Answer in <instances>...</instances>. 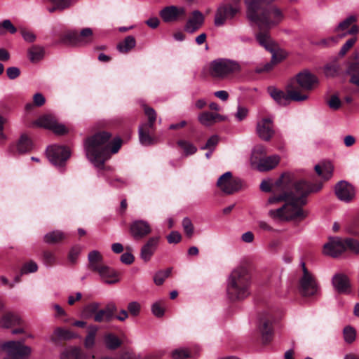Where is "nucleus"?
I'll return each mask as SVG.
<instances>
[{
    "label": "nucleus",
    "mask_w": 359,
    "mask_h": 359,
    "mask_svg": "<svg viewBox=\"0 0 359 359\" xmlns=\"http://www.w3.org/2000/svg\"><path fill=\"white\" fill-rule=\"evenodd\" d=\"M186 10L184 7L176 6H166L159 13L162 20L167 23L178 21L181 18H184Z\"/></svg>",
    "instance_id": "aec40b11"
},
{
    "label": "nucleus",
    "mask_w": 359,
    "mask_h": 359,
    "mask_svg": "<svg viewBox=\"0 0 359 359\" xmlns=\"http://www.w3.org/2000/svg\"><path fill=\"white\" fill-rule=\"evenodd\" d=\"M6 74L10 79L13 80L20 76V70L18 67H11L7 68Z\"/></svg>",
    "instance_id": "69168bd1"
},
{
    "label": "nucleus",
    "mask_w": 359,
    "mask_h": 359,
    "mask_svg": "<svg viewBox=\"0 0 359 359\" xmlns=\"http://www.w3.org/2000/svg\"><path fill=\"white\" fill-rule=\"evenodd\" d=\"M330 108L337 110L340 108L341 102L337 95H332L330 100L327 102Z\"/></svg>",
    "instance_id": "680f3d73"
},
{
    "label": "nucleus",
    "mask_w": 359,
    "mask_h": 359,
    "mask_svg": "<svg viewBox=\"0 0 359 359\" xmlns=\"http://www.w3.org/2000/svg\"><path fill=\"white\" fill-rule=\"evenodd\" d=\"M323 247H359V241L351 238L330 237Z\"/></svg>",
    "instance_id": "c85d7f7f"
},
{
    "label": "nucleus",
    "mask_w": 359,
    "mask_h": 359,
    "mask_svg": "<svg viewBox=\"0 0 359 359\" xmlns=\"http://www.w3.org/2000/svg\"><path fill=\"white\" fill-rule=\"evenodd\" d=\"M93 31L90 28L83 29L80 33L69 30L61 35L59 43L69 46H83L92 41Z\"/></svg>",
    "instance_id": "6e6552de"
},
{
    "label": "nucleus",
    "mask_w": 359,
    "mask_h": 359,
    "mask_svg": "<svg viewBox=\"0 0 359 359\" xmlns=\"http://www.w3.org/2000/svg\"><path fill=\"white\" fill-rule=\"evenodd\" d=\"M97 331L98 327L96 325H90L88 327V334L84 341L86 348H90L94 346Z\"/></svg>",
    "instance_id": "a19ab883"
},
{
    "label": "nucleus",
    "mask_w": 359,
    "mask_h": 359,
    "mask_svg": "<svg viewBox=\"0 0 359 359\" xmlns=\"http://www.w3.org/2000/svg\"><path fill=\"white\" fill-rule=\"evenodd\" d=\"M281 62V57L279 59H277V54L276 53H273L271 57V60L269 62L266 63L263 67H258L256 69V72L257 73H262L264 72H269L273 66L279 62Z\"/></svg>",
    "instance_id": "49530a36"
},
{
    "label": "nucleus",
    "mask_w": 359,
    "mask_h": 359,
    "mask_svg": "<svg viewBox=\"0 0 359 359\" xmlns=\"http://www.w3.org/2000/svg\"><path fill=\"white\" fill-rule=\"evenodd\" d=\"M173 359H186L190 357V353L186 349H176L172 351Z\"/></svg>",
    "instance_id": "13d9d810"
},
{
    "label": "nucleus",
    "mask_w": 359,
    "mask_h": 359,
    "mask_svg": "<svg viewBox=\"0 0 359 359\" xmlns=\"http://www.w3.org/2000/svg\"><path fill=\"white\" fill-rule=\"evenodd\" d=\"M283 19L284 14L282 11L271 4L264 15L261 18L257 26L260 29H269L279 25Z\"/></svg>",
    "instance_id": "f8f14e48"
},
{
    "label": "nucleus",
    "mask_w": 359,
    "mask_h": 359,
    "mask_svg": "<svg viewBox=\"0 0 359 359\" xmlns=\"http://www.w3.org/2000/svg\"><path fill=\"white\" fill-rule=\"evenodd\" d=\"M357 41V37L353 36L348 40L346 41V42L342 46L341 48L339 55L341 57L344 56L346 53L353 46V45Z\"/></svg>",
    "instance_id": "5fc2aeb1"
},
{
    "label": "nucleus",
    "mask_w": 359,
    "mask_h": 359,
    "mask_svg": "<svg viewBox=\"0 0 359 359\" xmlns=\"http://www.w3.org/2000/svg\"><path fill=\"white\" fill-rule=\"evenodd\" d=\"M334 192L339 200L346 203L351 201L355 196L353 186L344 180L339 182L335 185Z\"/></svg>",
    "instance_id": "a211bd4d"
},
{
    "label": "nucleus",
    "mask_w": 359,
    "mask_h": 359,
    "mask_svg": "<svg viewBox=\"0 0 359 359\" xmlns=\"http://www.w3.org/2000/svg\"><path fill=\"white\" fill-rule=\"evenodd\" d=\"M117 311L115 304H108L104 309H99L93 316V320L96 323H109L114 318V314Z\"/></svg>",
    "instance_id": "a878e982"
},
{
    "label": "nucleus",
    "mask_w": 359,
    "mask_h": 359,
    "mask_svg": "<svg viewBox=\"0 0 359 359\" xmlns=\"http://www.w3.org/2000/svg\"><path fill=\"white\" fill-rule=\"evenodd\" d=\"M30 127H39L50 130L57 135L67 133L66 127L63 124L58 123L55 117L50 114L40 116L30 124Z\"/></svg>",
    "instance_id": "4468645a"
},
{
    "label": "nucleus",
    "mask_w": 359,
    "mask_h": 359,
    "mask_svg": "<svg viewBox=\"0 0 359 359\" xmlns=\"http://www.w3.org/2000/svg\"><path fill=\"white\" fill-rule=\"evenodd\" d=\"M334 290L339 294H349L351 292V283L349 278L343 273H335L332 278Z\"/></svg>",
    "instance_id": "6ab92c4d"
},
{
    "label": "nucleus",
    "mask_w": 359,
    "mask_h": 359,
    "mask_svg": "<svg viewBox=\"0 0 359 359\" xmlns=\"http://www.w3.org/2000/svg\"><path fill=\"white\" fill-rule=\"evenodd\" d=\"M144 111L148 117V123H144V125L154 129V123L156 120V113L155 110L150 107L144 106Z\"/></svg>",
    "instance_id": "c03bdc74"
},
{
    "label": "nucleus",
    "mask_w": 359,
    "mask_h": 359,
    "mask_svg": "<svg viewBox=\"0 0 359 359\" xmlns=\"http://www.w3.org/2000/svg\"><path fill=\"white\" fill-rule=\"evenodd\" d=\"M275 320L272 311H268L261 314L259 317V332L264 344L270 343L273 337V322Z\"/></svg>",
    "instance_id": "ddd939ff"
},
{
    "label": "nucleus",
    "mask_w": 359,
    "mask_h": 359,
    "mask_svg": "<svg viewBox=\"0 0 359 359\" xmlns=\"http://www.w3.org/2000/svg\"><path fill=\"white\" fill-rule=\"evenodd\" d=\"M204 22V15L200 11L195 10L187 20L184 30L189 34H194L202 27Z\"/></svg>",
    "instance_id": "4be33fe9"
},
{
    "label": "nucleus",
    "mask_w": 359,
    "mask_h": 359,
    "mask_svg": "<svg viewBox=\"0 0 359 359\" xmlns=\"http://www.w3.org/2000/svg\"><path fill=\"white\" fill-rule=\"evenodd\" d=\"M43 261L46 265L53 266L56 262V257L53 252L45 250L43 253Z\"/></svg>",
    "instance_id": "4d7b16f0"
},
{
    "label": "nucleus",
    "mask_w": 359,
    "mask_h": 359,
    "mask_svg": "<svg viewBox=\"0 0 359 359\" xmlns=\"http://www.w3.org/2000/svg\"><path fill=\"white\" fill-rule=\"evenodd\" d=\"M256 39L259 43L270 52L273 51V42L267 32H260L257 34Z\"/></svg>",
    "instance_id": "c9c22d12"
},
{
    "label": "nucleus",
    "mask_w": 359,
    "mask_h": 359,
    "mask_svg": "<svg viewBox=\"0 0 359 359\" xmlns=\"http://www.w3.org/2000/svg\"><path fill=\"white\" fill-rule=\"evenodd\" d=\"M250 270V262H243L230 273L226 292L231 301H241L250 295L252 283Z\"/></svg>",
    "instance_id": "7ed1b4c3"
},
{
    "label": "nucleus",
    "mask_w": 359,
    "mask_h": 359,
    "mask_svg": "<svg viewBox=\"0 0 359 359\" xmlns=\"http://www.w3.org/2000/svg\"><path fill=\"white\" fill-rule=\"evenodd\" d=\"M120 260L122 263L130 265L133 263L135 257L130 252H126L121 255Z\"/></svg>",
    "instance_id": "774afa93"
},
{
    "label": "nucleus",
    "mask_w": 359,
    "mask_h": 359,
    "mask_svg": "<svg viewBox=\"0 0 359 359\" xmlns=\"http://www.w3.org/2000/svg\"><path fill=\"white\" fill-rule=\"evenodd\" d=\"M129 231L135 239L139 240L147 236L151 232V229L148 222L137 219L130 223Z\"/></svg>",
    "instance_id": "412c9836"
},
{
    "label": "nucleus",
    "mask_w": 359,
    "mask_h": 359,
    "mask_svg": "<svg viewBox=\"0 0 359 359\" xmlns=\"http://www.w3.org/2000/svg\"><path fill=\"white\" fill-rule=\"evenodd\" d=\"M181 239H182V236H181L180 233H179L178 231H172L170 234H168L167 236V240L170 244H173V245L177 244L178 243H180Z\"/></svg>",
    "instance_id": "052dcab7"
},
{
    "label": "nucleus",
    "mask_w": 359,
    "mask_h": 359,
    "mask_svg": "<svg viewBox=\"0 0 359 359\" xmlns=\"http://www.w3.org/2000/svg\"><path fill=\"white\" fill-rule=\"evenodd\" d=\"M293 90L309 98L308 93L315 90L318 84L319 80L316 76L309 71H302L292 78L290 81Z\"/></svg>",
    "instance_id": "20e7f679"
},
{
    "label": "nucleus",
    "mask_w": 359,
    "mask_h": 359,
    "mask_svg": "<svg viewBox=\"0 0 359 359\" xmlns=\"http://www.w3.org/2000/svg\"><path fill=\"white\" fill-rule=\"evenodd\" d=\"M340 38L338 36H332L329 37L327 39H323L315 43L316 45L322 46V47H327L332 44H336L338 43V41Z\"/></svg>",
    "instance_id": "6e6d98bb"
},
{
    "label": "nucleus",
    "mask_w": 359,
    "mask_h": 359,
    "mask_svg": "<svg viewBox=\"0 0 359 359\" xmlns=\"http://www.w3.org/2000/svg\"><path fill=\"white\" fill-rule=\"evenodd\" d=\"M152 312L157 317H161L165 313V308L160 302H156L152 306Z\"/></svg>",
    "instance_id": "e2e57ef3"
},
{
    "label": "nucleus",
    "mask_w": 359,
    "mask_h": 359,
    "mask_svg": "<svg viewBox=\"0 0 359 359\" xmlns=\"http://www.w3.org/2000/svg\"><path fill=\"white\" fill-rule=\"evenodd\" d=\"M256 133L264 141H270L276 134L273 120L271 117L262 118L257 121Z\"/></svg>",
    "instance_id": "f3484780"
},
{
    "label": "nucleus",
    "mask_w": 359,
    "mask_h": 359,
    "mask_svg": "<svg viewBox=\"0 0 359 359\" xmlns=\"http://www.w3.org/2000/svg\"><path fill=\"white\" fill-rule=\"evenodd\" d=\"M198 121L205 126H210L216 122L226 120V117L219 114H214L209 111H204L198 116Z\"/></svg>",
    "instance_id": "7c9ffc66"
},
{
    "label": "nucleus",
    "mask_w": 359,
    "mask_h": 359,
    "mask_svg": "<svg viewBox=\"0 0 359 359\" xmlns=\"http://www.w3.org/2000/svg\"><path fill=\"white\" fill-rule=\"evenodd\" d=\"M128 310L133 316H137L140 311V305L136 302H132L128 305Z\"/></svg>",
    "instance_id": "338daca9"
},
{
    "label": "nucleus",
    "mask_w": 359,
    "mask_h": 359,
    "mask_svg": "<svg viewBox=\"0 0 359 359\" xmlns=\"http://www.w3.org/2000/svg\"><path fill=\"white\" fill-rule=\"evenodd\" d=\"M67 238V235L62 231L55 230L46 233L44 241L47 244H57Z\"/></svg>",
    "instance_id": "f704fd0d"
},
{
    "label": "nucleus",
    "mask_w": 359,
    "mask_h": 359,
    "mask_svg": "<svg viewBox=\"0 0 359 359\" xmlns=\"http://www.w3.org/2000/svg\"><path fill=\"white\" fill-rule=\"evenodd\" d=\"M6 32L11 34H15L17 32V29L10 20H4L0 23V35L4 34Z\"/></svg>",
    "instance_id": "8fccbe9b"
},
{
    "label": "nucleus",
    "mask_w": 359,
    "mask_h": 359,
    "mask_svg": "<svg viewBox=\"0 0 359 359\" xmlns=\"http://www.w3.org/2000/svg\"><path fill=\"white\" fill-rule=\"evenodd\" d=\"M43 48L39 46H34L28 50L29 58L32 62L39 61L43 57Z\"/></svg>",
    "instance_id": "79ce46f5"
},
{
    "label": "nucleus",
    "mask_w": 359,
    "mask_h": 359,
    "mask_svg": "<svg viewBox=\"0 0 359 359\" xmlns=\"http://www.w3.org/2000/svg\"><path fill=\"white\" fill-rule=\"evenodd\" d=\"M32 149V142L28 136L23 134L17 144V150L20 154H24L29 151Z\"/></svg>",
    "instance_id": "58836bf2"
},
{
    "label": "nucleus",
    "mask_w": 359,
    "mask_h": 359,
    "mask_svg": "<svg viewBox=\"0 0 359 359\" xmlns=\"http://www.w3.org/2000/svg\"><path fill=\"white\" fill-rule=\"evenodd\" d=\"M217 186L225 194H232L241 189L242 180L233 178L231 172H226L219 177Z\"/></svg>",
    "instance_id": "2eb2a0df"
},
{
    "label": "nucleus",
    "mask_w": 359,
    "mask_h": 359,
    "mask_svg": "<svg viewBox=\"0 0 359 359\" xmlns=\"http://www.w3.org/2000/svg\"><path fill=\"white\" fill-rule=\"evenodd\" d=\"M171 271L172 268H168L165 271H158L154 277V281L155 284L157 285H161L163 283L165 279L170 276Z\"/></svg>",
    "instance_id": "a18cd8bd"
},
{
    "label": "nucleus",
    "mask_w": 359,
    "mask_h": 359,
    "mask_svg": "<svg viewBox=\"0 0 359 359\" xmlns=\"http://www.w3.org/2000/svg\"><path fill=\"white\" fill-rule=\"evenodd\" d=\"M292 184H287L283 182L282 178L278 179L274 184H271L268 180H263L260 184V189L264 192L274 193L273 196L282 194L283 187H291Z\"/></svg>",
    "instance_id": "cd10ccee"
},
{
    "label": "nucleus",
    "mask_w": 359,
    "mask_h": 359,
    "mask_svg": "<svg viewBox=\"0 0 359 359\" xmlns=\"http://www.w3.org/2000/svg\"><path fill=\"white\" fill-rule=\"evenodd\" d=\"M83 354L79 348H72L64 351L60 359H83Z\"/></svg>",
    "instance_id": "37998d69"
},
{
    "label": "nucleus",
    "mask_w": 359,
    "mask_h": 359,
    "mask_svg": "<svg viewBox=\"0 0 359 359\" xmlns=\"http://www.w3.org/2000/svg\"><path fill=\"white\" fill-rule=\"evenodd\" d=\"M219 142L217 135L211 136L207 141L206 144L201 147L202 149L213 150Z\"/></svg>",
    "instance_id": "bf43d9fd"
},
{
    "label": "nucleus",
    "mask_w": 359,
    "mask_h": 359,
    "mask_svg": "<svg viewBox=\"0 0 359 359\" xmlns=\"http://www.w3.org/2000/svg\"><path fill=\"white\" fill-rule=\"evenodd\" d=\"M322 253L335 259L347 258L352 255H359V248H323Z\"/></svg>",
    "instance_id": "393cba45"
},
{
    "label": "nucleus",
    "mask_w": 359,
    "mask_h": 359,
    "mask_svg": "<svg viewBox=\"0 0 359 359\" xmlns=\"http://www.w3.org/2000/svg\"><path fill=\"white\" fill-rule=\"evenodd\" d=\"M303 275L299 283V291L304 297L314 296L318 293V286L315 277L310 273L304 262L302 263Z\"/></svg>",
    "instance_id": "9d476101"
},
{
    "label": "nucleus",
    "mask_w": 359,
    "mask_h": 359,
    "mask_svg": "<svg viewBox=\"0 0 359 359\" xmlns=\"http://www.w3.org/2000/svg\"><path fill=\"white\" fill-rule=\"evenodd\" d=\"M88 269L97 274L107 264L98 250L90 251L88 255Z\"/></svg>",
    "instance_id": "5701e85b"
},
{
    "label": "nucleus",
    "mask_w": 359,
    "mask_h": 359,
    "mask_svg": "<svg viewBox=\"0 0 359 359\" xmlns=\"http://www.w3.org/2000/svg\"><path fill=\"white\" fill-rule=\"evenodd\" d=\"M53 4L56 5L60 11H63L69 8L72 3L71 0H49Z\"/></svg>",
    "instance_id": "0e129e2a"
},
{
    "label": "nucleus",
    "mask_w": 359,
    "mask_h": 359,
    "mask_svg": "<svg viewBox=\"0 0 359 359\" xmlns=\"http://www.w3.org/2000/svg\"><path fill=\"white\" fill-rule=\"evenodd\" d=\"M106 347L109 350H116L122 345L121 340L113 333H107L104 337Z\"/></svg>",
    "instance_id": "e433bc0d"
},
{
    "label": "nucleus",
    "mask_w": 359,
    "mask_h": 359,
    "mask_svg": "<svg viewBox=\"0 0 359 359\" xmlns=\"http://www.w3.org/2000/svg\"><path fill=\"white\" fill-rule=\"evenodd\" d=\"M316 173L323 177L325 180L330 179L332 176L334 167L330 162L323 163L321 165H316L315 166Z\"/></svg>",
    "instance_id": "72a5a7b5"
},
{
    "label": "nucleus",
    "mask_w": 359,
    "mask_h": 359,
    "mask_svg": "<svg viewBox=\"0 0 359 359\" xmlns=\"http://www.w3.org/2000/svg\"><path fill=\"white\" fill-rule=\"evenodd\" d=\"M22 320L20 316L13 312L5 313L0 320V324L3 327L9 328L15 325H20Z\"/></svg>",
    "instance_id": "473e14b6"
},
{
    "label": "nucleus",
    "mask_w": 359,
    "mask_h": 359,
    "mask_svg": "<svg viewBox=\"0 0 359 359\" xmlns=\"http://www.w3.org/2000/svg\"><path fill=\"white\" fill-rule=\"evenodd\" d=\"M272 2L273 0H245L247 18L257 25Z\"/></svg>",
    "instance_id": "1a4fd4ad"
},
{
    "label": "nucleus",
    "mask_w": 359,
    "mask_h": 359,
    "mask_svg": "<svg viewBox=\"0 0 359 359\" xmlns=\"http://www.w3.org/2000/svg\"><path fill=\"white\" fill-rule=\"evenodd\" d=\"M240 65L238 62L225 58L212 60L209 65L210 75L217 79H224L238 72Z\"/></svg>",
    "instance_id": "39448f33"
},
{
    "label": "nucleus",
    "mask_w": 359,
    "mask_h": 359,
    "mask_svg": "<svg viewBox=\"0 0 359 359\" xmlns=\"http://www.w3.org/2000/svg\"><path fill=\"white\" fill-rule=\"evenodd\" d=\"M100 280L105 284L114 285L120 282L121 272L107 264L98 273Z\"/></svg>",
    "instance_id": "b1692460"
},
{
    "label": "nucleus",
    "mask_w": 359,
    "mask_h": 359,
    "mask_svg": "<svg viewBox=\"0 0 359 359\" xmlns=\"http://www.w3.org/2000/svg\"><path fill=\"white\" fill-rule=\"evenodd\" d=\"M177 144L184 150L186 156L194 154L197 151L196 147L188 141L179 140Z\"/></svg>",
    "instance_id": "de8ad7c7"
},
{
    "label": "nucleus",
    "mask_w": 359,
    "mask_h": 359,
    "mask_svg": "<svg viewBox=\"0 0 359 359\" xmlns=\"http://www.w3.org/2000/svg\"><path fill=\"white\" fill-rule=\"evenodd\" d=\"M241 6L238 2H226L219 4L214 15L213 23L216 27L224 26L231 22L241 13Z\"/></svg>",
    "instance_id": "423d86ee"
},
{
    "label": "nucleus",
    "mask_w": 359,
    "mask_h": 359,
    "mask_svg": "<svg viewBox=\"0 0 359 359\" xmlns=\"http://www.w3.org/2000/svg\"><path fill=\"white\" fill-rule=\"evenodd\" d=\"M182 225L184 233L188 237H191L194 232V226L191 220L189 217H184L182 219Z\"/></svg>",
    "instance_id": "3c124183"
},
{
    "label": "nucleus",
    "mask_w": 359,
    "mask_h": 359,
    "mask_svg": "<svg viewBox=\"0 0 359 359\" xmlns=\"http://www.w3.org/2000/svg\"><path fill=\"white\" fill-rule=\"evenodd\" d=\"M6 352L4 359H27L31 353V348L25 346L21 341H9L2 345Z\"/></svg>",
    "instance_id": "9b49d317"
},
{
    "label": "nucleus",
    "mask_w": 359,
    "mask_h": 359,
    "mask_svg": "<svg viewBox=\"0 0 359 359\" xmlns=\"http://www.w3.org/2000/svg\"><path fill=\"white\" fill-rule=\"evenodd\" d=\"M355 330L351 327V326H346L344 329V337L346 342L348 344L353 343L355 339Z\"/></svg>",
    "instance_id": "603ef678"
},
{
    "label": "nucleus",
    "mask_w": 359,
    "mask_h": 359,
    "mask_svg": "<svg viewBox=\"0 0 359 359\" xmlns=\"http://www.w3.org/2000/svg\"><path fill=\"white\" fill-rule=\"evenodd\" d=\"M280 157L278 155H273L259 159L257 168L260 172H266L273 169L278 164Z\"/></svg>",
    "instance_id": "c756f323"
},
{
    "label": "nucleus",
    "mask_w": 359,
    "mask_h": 359,
    "mask_svg": "<svg viewBox=\"0 0 359 359\" xmlns=\"http://www.w3.org/2000/svg\"><path fill=\"white\" fill-rule=\"evenodd\" d=\"M47 156L49 161L55 165L62 166L69 158L70 151L62 146L53 145L46 149Z\"/></svg>",
    "instance_id": "dca6fc26"
},
{
    "label": "nucleus",
    "mask_w": 359,
    "mask_h": 359,
    "mask_svg": "<svg viewBox=\"0 0 359 359\" xmlns=\"http://www.w3.org/2000/svg\"><path fill=\"white\" fill-rule=\"evenodd\" d=\"M74 337V333L67 330L57 328L52 336V340L54 341L60 340H68Z\"/></svg>",
    "instance_id": "ea45409f"
},
{
    "label": "nucleus",
    "mask_w": 359,
    "mask_h": 359,
    "mask_svg": "<svg viewBox=\"0 0 359 359\" xmlns=\"http://www.w3.org/2000/svg\"><path fill=\"white\" fill-rule=\"evenodd\" d=\"M38 269V266L34 261H29L23 264L21 269V275L27 274L29 273L36 272Z\"/></svg>",
    "instance_id": "864d4df0"
},
{
    "label": "nucleus",
    "mask_w": 359,
    "mask_h": 359,
    "mask_svg": "<svg viewBox=\"0 0 359 359\" xmlns=\"http://www.w3.org/2000/svg\"><path fill=\"white\" fill-rule=\"evenodd\" d=\"M152 130L150 127H147L142 125L139 127V140L140 143L144 146H150L156 144L157 140L155 137L150 135V130Z\"/></svg>",
    "instance_id": "2f4dec72"
},
{
    "label": "nucleus",
    "mask_w": 359,
    "mask_h": 359,
    "mask_svg": "<svg viewBox=\"0 0 359 359\" xmlns=\"http://www.w3.org/2000/svg\"><path fill=\"white\" fill-rule=\"evenodd\" d=\"M355 21V16L351 15L339 24L338 27L335 29V32L346 31L344 34L339 36L340 39L347 35H355L359 32V27L358 25H351Z\"/></svg>",
    "instance_id": "bb28decb"
},
{
    "label": "nucleus",
    "mask_w": 359,
    "mask_h": 359,
    "mask_svg": "<svg viewBox=\"0 0 359 359\" xmlns=\"http://www.w3.org/2000/svg\"><path fill=\"white\" fill-rule=\"evenodd\" d=\"M323 187V183L311 184L305 180H299L294 183L291 187H283L282 194L269 198L267 205L285 202L281 208L271 210L269 215L275 219L290 221L303 219L306 217L302 205L306 203L305 198L311 193L319 191Z\"/></svg>",
    "instance_id": "f257e3e1"
},
{
    "label": "nucleus",
    "mask_w": 359,
    "mask_h": 359,
    "mask_svg": "<svg viewBox=\"0 0 359 359\" xmlns=\"http://www.w3.org/2000/svg\"><path fill=\"white\" fill-rule=\"evenodd\" d=\"M267 90L273 100L281 106H286L291 101L302 102L306 100V97L294 91L290 83L286 86V92L273 86L269 87Z\"/></svg>",
    "instance_id": "0eeeda50"
},
{
    "label": "nucleus",
    "mask_w": 359,
    "mask_h": 359,
    "mask_svg": "<svg viewBox=\"0 0 359 359\" xmlns=\"http://www.w3.org/2000/svg\"><path fill=\"white\" fill-rule=\"evenodd\" d=\"M136 45V41L134 36H128L124 40L117 45V49L119 52L126 53L132 50Z\"/></svg>",
    "instance_id": "4c0bfd02"
},
{
    "label": "nucleus",
    "mask_w": 359,
    "mask_h": 359,
    "mask_svg": "<svg viewBox=\"0 0 359 359\" xmlns=\"http://www.w3.org/2000/svg\"><path fill=\"white\" fill-rule=\"evenodd\" d=\"M111 134L107 131L98 132L88 137L84 143L86 156L97 168H102L110 154L120 149L122 140L117 137L110 142Z\"/></svg>",
    "instance_id": "f03ea898"
},
{
    "label": "nucleus",
    "mask_w": 359,
    "mask_h": 359,
    "mask_svg": "<svg viewBox=\"0 0 359 359\" xmlns=\"http://www.w3.org/2000/svg\"><path fill=\"white\" fill-rule=\"evenodd\" d=\"M100 304L97 302H92L86 305L83 309V314L87 318H91L97 313L100 309Z\"/></svg>",
    "instance_id": "09e8293b"
}]
</instances>
